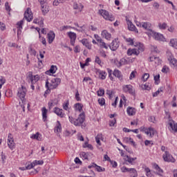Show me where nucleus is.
I'll use <instances>...</instances> for the list:
<instances>
[{
    "label": "nucleus",
    "mask_w": 177,
    "mask_h": 177,
    "mask_svg": "<svg viewBox=\"0 0 177 177\" xmlns=\"http://www.w3.org/2000/svg\"><path fill=\"white\" fill-rule=\"evenodd\" d=\"M7 145L10 150H15L16 147V143H15V139L13 138V136L10 133H8V136Z\"/></svg>",
    "instance_id": "nucleus-7"
},
{
    "label": "nucleus",
    "mask_w": 177,
    "mask_h": 177,
    "mask_svg": "<svg viewBox=\"0 0 177 177\" xmlns=\"http://www.w3.org/2000/svg\"><path fill=\"white\" fill-rule=\"evenodd\" d=\"M80 42H82V45H84V46H86L87 49H92V46L89 44L87 39H82Z\"/></svg>",
    "instance_id": "nucleus-27"
},
{
    "label": "nucleus",
    "mask_w": 177,
    "mask_h": 177,
    "mask_svg": "<svg viewBox=\"0 0 177 177\" xmlns=\"http://www.w3.org/2000/svg\"><path fill=\"white\" fill-rule=\"evenodd\" d=\"M1 160L3 161V164H5V161L6 160V156H5V153H3V152H1Z\"/></svg>",
    "instance_id": "nucleus-61"
},
{
    "label": "nucleus",
    "mask_w": 177,
    "mask_h": 177,
    "mask_svg": "<svg viewBox=\"0 0 177 177\" xmlns=\"http://www.w3.org/2000/svg\"><path fill=\"white\" fill-rule=\"evenodd\" d=\"M88 168H95L97 172H104L106 169L102 168L100 166H97V165L93 163L91 166H88Z\"/></svg>",
    "instance_id": "nucleus-21"
},
{
    "label": "nucleus",
    "mask_w": 177,
    "mask_h": 177,
    "mask_svg": "<svg viewBox=\"0 0 177 177\" xmlns=\"http://www.w3.org/2000/svg\"><path fill=\"white\" fill-rule=\"evenodd\" d=\"M113 74L115 77L118 78V80H122V74L121 73V71H120L118 69H115L114 71L113 72Z\"/></svg>",
    "instance_id": "nucleus-28"
},
{
    "label": "nucleus",
    "mask_w": 177,
    "mask_h": 177,
    "mask_svg": "<svg viewBox=\"0 0 177 177\" xmlns=\"http://www.w3.org/2000/svg\"><path fill=\"white\" fill-rule=\"evenodd\" d=\"M73 9L75 10H77L78 12H82V9H84V5L81 3H73Z\"/></svg>",
    "instance_id": "nucleus-18"
},
{
    "label": "nucleus",
    "mask_w": 177,
    "mask_h": 177,
    "mask_svg": "<svg viewBox=\"0 0 177 177\" xmlns=\"http://www.w3.org/2000/svg\"><path fill=\"white\" fill-rule=\"evenodd\" d=\"M99 44H100V46H101L102 48H104V49H107L108 48L107 44H106L104 41H103V40L101 41Z\"/></svg>",
    "instance_id": "nucleus-58"
},
{
    "label": "nucleus",
    "mask_w": 177,
    "mask_h": 177,
    "mask_svg": "<svg viewBox=\"0 0 177 177\" xmlns=\"http://www.w3.org/2000/svg\"><path fill=\"white\" fill-rule=\"evenodd\" d=\"M95 62L100 66H102L103 64V62H102V60H100V58L97 56L95 57Z\"/></svg>",
    "instance_id": "nucleus-53"
},
{
    "label": "nucleus",
    "mask_w": 177,
    "mask_h": 177,
    "mask_svg": "<svg viewBox=\"0 0 177 177\" xmlns=\"http://www.w3.org/2000/svg\"><path fill=\"white\" fill-rule=\"evenodd\" d=\"M149 62H153L155 67H156V66H160V64H161V59H160V57L156 56H151L149 57Z\"/></svg>",
    "instance_id": "nucleus-15"
},
{
    "label": "nucleus",
    "mask_w": 177,
    "mask_h": 177,
    "mask_svg": "<svg viewBox=\"0 0 177 177\" xmlns=\"http://www.w3.org/2000/svg\"><path fill=\"white\" fill-rule=\"evenodd\" d=\"M59 103V100L57 98H55L54 100H51L50 102L48 103L50 107H52L53 106H56Z\"/></svg>",
    "instance_id": "nucleus-44"
},
{
    "label": "nucleus",
    "mask_w": 177,
    "mask_h": 177,
    "mask_svg": "<svg viewBox=\"0 0 177 177\" xmlns=\"http://www.w3.org/2000/svg\"><path fill=\"white\" fill-rule=\"evenodd\" d=\"M145 50V46L143 44L138 43L137 46H136L135 48H129L127 50L128 56H132V55H135L136 56H138L140 52H143Z\"/></svg>",
    "instance_id": "nucleus-1"
},
{
    "label": "nucleus",
    "mask_w": 177,
    "mask_h": 177,
    "mask_svg": "<svg viewBox=\"0 0 177 177\" xmlns=\"http://www.w3.org/2000/svg\"><path fill=\"white\" fill-rule=\"evenodd\" d=\"M142 28H144V30H146L147 31H149L147 32H151V31H153V29H151V23L150 22H142Z\"/></svg>",
    "instance_id": "nucleus-17"
},
{
    "label": "nucleus",
    "mask_w": 177,
    "mask_h": 177,
    "mask_svg": "<svg viewBox=\"0 0 177 177\" xmlns=\"http://www.w3.org/2000/svg\"><path fill=\"white\" fill-rule=\"evenodd\" d=\"M32 169L35 167V165H42L44 164V160H34L32 162H29Z\"/></svg>",
    "instance_id": "nucleus-31"
},
{
    "label": "nucleus",
    "mask_w": 177,
    "mask_h": 177,
    "mask_svg": "<svg viewBox=\"0 0 177 177\" xmlns=\"http://www.w3.org/2000/svg\"><path fill=\"white\" fill-rule=\"evenodd\" d=\"M146 34L149 35V37H153V38L156 41H165V38H164V35L158 32H156L154 30L151 31V32H146Z\"/></svg>",
    "instance_id": "nucleus-6"
},
{
    "label": "nucleus",
    "mask_w": 177,
    "mask_h": 177,
    "mask_svg": "<svg viewBox=\"0 0 177 177\" xmlns=\"http://www.w3.org/2000/svg\"><path fill=\"white\" fill-rule=\"evenodd\" d=\"M128 115H135L136 114V109L132 106H128L127 109Z\"/></svg>",
    "instance_id": "nucleus-23"
},
{
    "label": "nucleus",
    "mask_w": 177,
    "mask_h": 177,
    "mask_svg": "<svg viewBox=\"0 0 177 177\" xmlns=\"http://www.w3.org/2000/svg\"><path fill=\"white\" fill-rule=\"evenodd\" d=\"M98 13L99 15H101L105 20H109V21H114V20L115 19V18H114V16H113V15H110L106 10H99Z\"/></svg>",
    "instance_id": "nucleus-4"
},
{
    "label": "nucleus",
    "mask_w": 177,
    "mask_h": 177,
    "mask_svg": "<svg viewBox=\"0 0 177 177\" xmlns=\"http://www.w3.org/2000/svg\"><path fill=\"white\" fill-rule=\"evenodd\" d=\"M41 12L44 15H46V13L49 12V6H48L46 3L41 6Z\"/></svg>",
    "instance_id": "nucleus-33"
},
{
    "label": "nucleus",
    "mask_w": 177,
    "mask_h": 177,
    "mask_svg": "<svg viewBox=\"0 0 177 177\" xmlns=\"http://www.w3.org/2000/svg\"><path fill=\"white\" fill-rule=\"evenodd\" d=\"M129 169H130V168H128L127 167H122L121 168L122 172H129Z\"/></svg>",
    "instance_id": "nucleus-64"
},
{
    "label": "nucleus",
    "mask_w": 177,
    "mask_h": 177,
    "mask_svg": "<svg viewBox=\"0 0 177 177\" xmlns=\"http://www.w3.org/2000/svg\"><path fill=\"white\" fill-rule=\"evenodd\" d=\"M133 59H125V58H122L120 59V63L122 66H125L126 64H129L130 63H133Z\"/></svg>",
    "instance_id": "nucleus-26"
},
{
    "label": "nucleus",
    "mask_w": 177,
    "mask_h": 177,
    "mask_svg": "<svg viewBox=\"0 0 177 177\" xmlns=\"http://www.w3.org/2000/svg\"><path fill=\"white\" fill-rule=\"evenodd\" d=\"M21 171H27L28 169H32L31 165H30V162L27 163V165L26 167H21L19 168Z\"/></svg>",
    "instance_id": "nucleus-43"
},
{
    "label": "nucleus",
    "mask_w": 177,
    "mask_h": 177,
    "mask_svg": "<svg viewBox=\"0 0 177 177\" xmlns=\"http://www.w3.org/2000/svg\"><path fill=\"white\" fill-rule=\"evenodd\" d=\"M102 138V134H97V136L95 137V141L96 143H97V145H99V146H101V143H100V138Z\"/></svg>",
    "instance_id": "nucleus-46"
},
{
    "label": "nucleus",
    "mask_w": 177,
    "mask_h": 177,
    "mask_svg": "<svg viewBox=\"0 0 177 177\" xmlns=\"http://www.w3.org/2000/svg\"><path fill=\"white\" fill-rule=\"evenodd\" d=\"M97 74H98L100 80H106V77H107V73L104 71L97 70Z\"/></svg>",
    "instance_id": "nucleus-22"
},
{
    "label": "nucleus",
    "mask_w": 177,
    "mask_h": 177,
    "mask_svg": "<svg viewBox=\"0 0 177 177\" xmlns=\"http://www.w3.org/2000/svg\"><path fill=\"white\" fill-rule=\"evenodd\" d=\"M27 81L28 82H30L31 84H37L38 81H39V75H32V72H28V76H27Z\"/></svg>",
    "instance_id": "nucleus-5"
},
{
    "label": "nucleus",
    "mask_w": 177,
    "mask_h": 177,
    "mask_svg": "<svg viewBox=\"0 0 177 177\" xmlns=\"http://www.w3.org/2000/svg\"><path fill=\"white\" fill-rule=\"evenodd\" d=\"M5 8H6V10H7V12H10V6H9L8 2H6Z\"/></svg>",
    "instance_id": "nucleus-63"
},
{
    "label": "nucleus",
    "mask_w": 177,
    "mask_h": 177,
    "mask_svg": "<svg viewBox=\"0 0 177 177\" xmlns=\"http://www.w3.org/2000/svg\"><path fill=\"white\" fill-rule=\"evenodd\" d=\"M168 71H169V68L167 67V66H163V68H162V73H168Z\"/></svg>",
    "instance_id": "nucleus-60"
},
{
    "label": "nucleus",
    "mask_w": 177,
    "mask_h": 177,
    "mask_svg": "<svg viewBox=\"0 0 177 177\" xmlns=\"http://www.w3.org/2000/svg\"><path fill=\"white\" fill-rule=\"evenodd\" d=\"M98 103L100 106H104L106 104V100L104 98H99Z\"/></svg>",
    "instance_id": "nucleus-47"
},
{
    "label": "nucleus",
    "mask_w": 177,
    "mask_h": 177,
    "mask_svg": "<svg viewBox=\"0 0 177 177\" xmlns=\"http://www.w3.org/2000/svg\"><path fill=\"white\" fill-rule=\"evenodd\" d=\"M54 113L57 114L58 117H60V118H64V115H66V113H64L63 109L59 107L54 108Z\"/></svg>",
    "instance_id": "nucleus-14"
},
{
    "label": "nucleus",
    "mask_w": 177,
    "mask_h": 177,
    "mask_svg": "<svg viewBox=\"0 0 177 177\" xmlns=\"http://www.w3.org/2000/svg\"><path fill=\"white\" fill-rule=\"evenodd\" d=\"M119 46H120V41H118V39H115L114 40H113L111 44L109 45L110 49L112 50L113 51L117 50Z\"/></svg>",
    "instance_id": "nucleus-13"
},
{
    "label": "nucleus",
    "mask_w": 177,
    "mask_h": 177,
    "mask_svg": "<svg viewBox=\"0 0 177 177\" xmlns=\"http://www.w3.org/2000/svg\"><path fill=\"white\" fill-rule=\"evenodd\" d=\"M39 38H40V42H41L43 45L46 46V39H45V37H41V35H39Z\"/></svg>",
    "instance_id": "nucleus-57"
},
{
    "label": "nucleus",
    "mask_w": 177,
    "mask_h": 177,
    "mask_svg": "<svg viewBox=\"0 0 177 177\" xmlns=\"http://www.w3.org/2000/svg\"><path fill=\"white\" fill-rule=\"evenodd\" d=\"M80 156H82L84 160H88L89 157H91V153L88 152H81Z\"/></svg>",
    "instance_id": "nucleus-37"
},
{
    "label": "nucleus",
    "mask_w": 177,
    "mask_h": 177,
    "mask_svg": "<svg viewBox=\"0 0 177 177\" xmlns=\"http://www.w3.org/2000/svg\"><path fill=\"white\" fill-rule=\"evenodd\" d=\"M32 12L31 11V8H27L24 13V19L27 20V21H31L33 19Z\"/></svg>",
    "instance_id": "nucleus-11"
},
{
    "label": "nucleus",
    "mask_w": 177,
    "mask_h": 177,
    "mask_svg": "<svg viewBox=\"0 0 177 177\" xmlns=\"http://www.w3.org/2000/svg\"><path fill=\"white\" fill-rule=\"evenodd\" d=\"M67 35L71 39V45L74 46V45H75V39H77V34L74 32H68Z\"/></svg>",
    "instance_id": "nucleus-12"
},
{
    "label": "nucleus",
    "mask_w": 177,
    "mask_h": 177,
    "mask_svg": "<svg viewBox=\"0 0 177 177\" xmlns=\"http://www.w3.org/2000/svg\"><path fill=\"white\" fill-rule=\"evenodd\" d=\"M136 77V71H133L131 72L129 76V80H133Z\"/></svg>",
    "instance_id": "nucleus-56"
},
{
    "label": "nucleus",
    "mask_w": 177,
    "mask_h": 177,
    "mask_svg": "<svg viewBox=\"0 0 177 177\" xmlns=\"http://www.w3.org/2000/svg\"><path fill=\"white\" fill-rule=\"evenodd\" d=\"M123 91L126 93H130V95H133V96L135 95V89H133V86H132L131 84L123 86Z\"/></svg>",
    "instance_id": "nucleus-10"
},
{
    "label": "nucleus",
    "mask_w": 177,
    "mask_h": 177,
    "mask_svg": "<svg viewBox=\"0 0 177 177\" xmlns=\"http://www.w3.org/2000/svg\"><path fill=\"white\" fill-rule=\"evenodd\" d=\"M5 82H6V80L3 77H1L0 79V89L2 88V85H3V84H5Z\"/></svg>",
    "instance_id": "nucleus-59"
},
{
    "label": "nucleus",
    "mask_w": 177,
    "mask_h": 177,
    "mask_svg": "<svg viewBox=\"0 0 177 177\" xmlns=\"http://www.w3.org/2000/svg\"><path fill=\"white\" fill-rule=\"evenodd\" d=\"M114 64H115V66L117 67H121V66H122L121 59L120 61H118V59H115L114 60Z\"/></svg>",
    "instance_id": "nucleus-55"
},
{
    "label": "nucleus",
    "mask_w": 177,
    "mask_h": 177,
    "mask_svg": "<svg viewBox=\"0 0 177 177\" xmlns=\"http://www.w3.org/2000/svg\"><path fill=\"white\" fill-rule=\"evenodd\" d=\"M126 158H124V160L126 161H127L128 162H129V164H131L132 165H133V161H135L136 160H137V158H131L128 156H125Z\"/></svg>",
    "instance_id": "nucleus-36"
},
{
    "label": "nucleus",
    "mask_w": 177,
    "mask_h": 177,
    "mask_svg": "<svg viewBox=\"0 0 177 177\" xmlns=\"http://www.w3.org/2000/svg\"><path fill=\"white\" fill-rule=\"evenodd\" d=\"M101 35L103 37V38H105V39H107L108 41L111 39V34L109 33L106 30H102Z\"/></svg>",
    "instance_id": "nucleus-20"
},
{
    "label": "nucleus",
    "mask_w": 177,
    "mask_h": 177,
    "mask_svg": "<svg viewBox=\"0 0 177 177\" xmlns=\"http://www.w3.org/2000/svg\"><path fill=\"white\" fill-rule=\"evenodd\" d=\"M162 158L164 161H166L167 162H175V158L169 154V152L165 151V154L162 156Z\"/></svg>",
    "instance_id": "nucleus-9"
},
{
    "label": "nucleus",
    "mask_w": 177,
    "mask_h": 177,
    "mask_svg": "<svg viewBox=\"0 0 177 177\" xmlns=\"http://www.w3.org/2000/svg\"><path fill=\"white\" fill-rule=\"evenodd\" d=\"M127 23L128 26V28L129 31H134V32H139L138 30V28H136V26L132 24V21H131L129 19H127Z\"/></svg>",
    "instance_id": "nucleus-16"
},
{
    "label": "nucleus",
    "mask_w": 177,
    "mask_h": 177,
    "mask_svg": "<svg viewBox=\"0 0 177 177\" xmlns=\"http://www.w3.org/2000/svg\"><path fill=\"white\" fill-rule=\"evenodd\" d=\"M82 104H80V103H77L75 104V110H77L78 111H80L81 113V111H82Z\"/></svg>",
    "instance_id": "nucleus-45"
},
{
    "label": "nucleus",
    "mask_w": 177,
    "mask_h": 177,
    "mask_svg": "<svg viewBox=\"0 0 177 177\" xmlns=\"http://www.w3.org/2000/svg\"><path fill=\"white\" fill-rule=\"evenodd\" d=\"M150 77V75L149 73H145L142 76V80L144 82H146L147 80H149V77Z\"/></svg>",
    "instance_id": "nucleus-52"
},
{
    "label": "nucleus",
    "mask_w": 177,
    "mask_h": 177,
    "mask_svg": "<svg viewBox=\"0 0 177 177\" xmlns=\"http://www.w3.org/2000/svg\"><path fill=\"white\" fill-rule=\"evenodd\" d=\"M167 27H168V25L165 22L158 24V28L160 30H167Z\"/></svg>",
    "instance_id": "nucleus-40"
},
{
    "label": "nucleus",
    "mask_w": 177,
    "mask_h": 177,
    "mask_svg": "<svg viewBox=\"0 0 177 177\" xmlns=\"http://www.w3.org/2000/svg\"><path fill=\"white\" fill-rule=\"evenodd\" d=\"M97 96H103L104 95V89L103 88H100L97 91Z\"/></svg>",
    "instance_id": "nucleus-51"
},
{
    "label": "nucleus",
    "mask_w": 177,
    "mask_h": 177,
    "mask_svg": "<svg viewBox=\"0 0 177 177\" xmlns=\"http://www.w3.org/2000/svg\"><path fill=\"white\" fill-rule=\"evenodd\" d=\"M84 149L88 147V149H91V150H92V149H93V147L92 146V145L88 144V142H85L84 145H83Z\"/></svg>",
    "instance_id": "nucleus-54"
},
{
    "label": "nucleus",
    "mask_w": 177,
    "mask_h": 177,
    "mask_svg": "<svg viewBox=\"0 0 177 177\" xmlns=\"http://www.w3.org/2000/svg\"><path fill=\"white\" fill-rule=\"evenodd\" d=\"M146 135H149L151 138H153L154 136V134L156 133V130H154L153 128H149L148 129L145 130Z\"/></svg>",
    "instance_id": "nucleus-25"
},
{
    "label": "nucleus",
    "mask_w": 177,
    "mask_h": 177,
    "mask_svg": "<svg viewBox=\"0 0 177 177\" xmlns=\"http://www.w3.org/2000/svg\"><path fill=\"white\" fill-rule=\"evenodd\" d=\"M69 103H68V101H67L66 102L64 103L63 105H62V107L64 109V110H66V111H68L69 110V108H68V106H69Z\"/></svg>",
    "instance_id": "nucleus-48"
},
{
    "label": "nucleus",
    "mask_w": 177,
    "mask_h": 177,
    "mask_svg": "<svg viewBox=\"0 0 177 177\" xmlns=\"http://www.w3.org/2000/svg\"><path fill=\"white\" fill-rule=\"evenodd\" d=\"M27 93V88L24 86L19 87L18 88L17 96L21 99L22 102H24V97H26V95Z\"/></svg>",
    "instance_id": "nucleus-8"
},
{
    "label": "nucleus",
    "mask_w": 177,
    "mask_h": 177,
    "mask_svg": "<svg viewBox=\"0 0 177 177\" xmlns=\"http://www.w3.org/2000/svg\"><path fill=\"white\" fill-rule=\"evenodd\" d=\"M61 81L62 80H60V78H53L51 80L50 83L47 81L46 82V88H47V89L48 90L56 89V88H57V86L60 85Z\"/></svg>",
    "instance_id": "nucleus-3"
},
{
    "label": "nucleus",
    "mask_w": 177,
    "mask_h": 177,
    "mask_svg": "<svg viewBox=\"0 0 177 177\" xmlns=\"http://www.w3.org/2000/svg\"><path fill=\"white\" fill-rule=\"evenodd\" d=\"M30 138L31 139H36V140H42V135H41V133L39 132L32 135Z\"/></svg>",
    "instance_id": "nucleus-34"
},
{
    "label": "nucleus",
    "mask_w": 177,
    "mask_h": 177,
    "mask_svg": "<svg viewBox=\"0 0 177 177\" xmlns=\"http://www.w3.org/2000/svg\"><path fill=\"white\" fill-rule=\"evenodd\" d=\"M126 41L128 42L129 45H133V39L132 38L126 39Z\"/></svg>",
    "instance_id": "nucleus-62"
},
{
    "label": "nucleus",
    "mask_w": 177,
    "mask_h": 177,
    "mask_svg": "<svg viewBox=\"0 0 177 177\" xmlns=\"http://www.w3.org/2000/svg\"><path fill=\"white\" fill-rule=\"evenodd\" d=\"M144 169L147 177H154V174H151V170H150V168L145 167Z\"/></svg>",
    "instance_id": "nucleus-35"
},
{
    "label": "nucleus",
    "mask_w": 177,
    "mask_h": 177,
    "mask_svg": "<svg viewBox=\"0 0 177 177\" xmlns=\"http://www.w3.org/2000/svg\"><path fill=\"white\" fill-rule=\"evenodd\" d=\"M56 70H57V68L52 65L50 70L46 72V74H49V73H50V74H55V73H56Z\"/></svg>",
    "instance_id": "nucleus-38"
},
{
    "label": "nucleus",
    "mask_w": 177,
    "mask_h": 177,
    "mask_svg": "<svg viewBox=\"0 0 177 177\" xmlns=\"http://www.w3.org/2000/svg\"><path fill=\"white\" fill-rule=\"evenodd\" d=\"M55 132L59 133L62 132V124H60V122L57 121V124L55 127Z\"/></svg>",
    "instance_id": "nucleus-42"
},
{
    "label": "nucleus",
    "mask_w": 177,
    "mask_h": 177,
    "mask_svg": "<svg viewBox=\"0 0 177 177\" xmlns=\"http://www.w3.org/2000/svg\"><path fill=\"white\" fill-rule=\"evenodd\" d=\"M33 23H35V24H40V26L41 27H44V19H42V18H41V19H35L33 20Z\"/></svg>",
    "instance_id": "nucleus-39"
},
{
    "label": "nucleus",
    "mask_w": 177,
    "mask_h": 177,
    "mask_svg": "<svg viewBox=\"0 0 177 177\" xmlns=\"http://www.w3.org/2000/svg\"><path fill=\"white\" fill-rule=\"evenodd\" d=\"M43 121H46V118H48V109L46 107H43L41 109Z\"/></svg>",
    "instance_id": "nucleus-30"
},
{
    "label": "nucleus",
    "mask_w": 177,
    "mask_h": 177,
    "mask_svg": "<svg viewBox=\"0 0 177 177\" xmlns=\"http://www.w3.org/2000/svg\"><path fill=\"white\" fill-rule=\"evenodd\" d=\"M129 174L131 177H138V171H136V169L135 168H130Z\"/></svg>",
    "instance_id": "nucleus-29"
},
{
    "label": "nucleus",
    "mask_w": 177,
    "mask_h": 177,
    "mask_svg": "<svg viewBox=\"0 0 177 177\" xmlns=\"http://www.w3.org/2000/svg\"><path fill=\"white\" fill-rule=\"evenodd\" d=\"M55 32L53 31H50L47 35V38L48 41V44H52L53 41H55Z\"/></svg>",
    "instance_id": "nucleus-19"
},
{
    "label": "nucleus",
    "mask_w": 177,
    "mask_h": 177,
    "mask_svg": "<svg viewBox=\"0 0 177 177\" xmlns=\"http://www.w3.org/2000/svg\"><path fill=\"white\" fill-rule=\"evenodd\" d=\"M68 118L71 124H73L75 127H81L84 124V121H85V113L82 112L77 119H74L71 116H69Z\"/></svg>",
    "instance_id": "nucleus-2"
},
{
    "label": "nucleus",
    "mask_w": 177,
    "mask_h": 177,
    "mask_svg": "<svg viewBox=\"0 0 177 177\" xmlns=\"http://www.w3.org/2000/svg\"><path fill=\"white\" fill-rule=\"evenodd\" d=\"M164 91V88L162 87H160L156 92L153 93V96L156 97V96H158L160 95V92H162Z\"/></svg>",
    "instance_id": "nucleus-49"
},
{
    "label": "nucleus",
    "mask_w": 177,
    "mask_h": 177,
    "mask_svg": "<svg viewBox=\"0 0 177 177\" xmlns=\"http://www.w3.org/2000/svg\"><path fill=\"white\" fill-rule=\"evenodd\" d=\"M170 46L172 48H177V39H171L169 42Z\"/></svg>",
    "instance_id": "nucleus-41"
},
{
    "label": "nucleus",
    "mask_w": 177,
    "mask_h": 177,
    "mask_svg": "<svg viewBox=\"0 0 177 177\" xmlns=\"http://www.w3.org/2000/svg\"><path fill=\"white\" fill-rule=\"evenodd\" d=\"M29 53L31 55V56H36L37 51H35L32 48H29Z\"/></svg>",
    "instance_id": "nucleus-50"
},
{
    "label": "nucleus",
    "mask_w": 177,
    "mask_h": 177,
    "mask_svg": "<svg viewBox=\"0 0 177 177\" xmlns=\"http://www.w3.org/2000/svg\"><path fill=\"white\" fill-rule=\"evenodd\" d=\"M154 169L156 171L157 175H159V176H162V174L164 173V171L161 168L159 167L158 165L155 164L153 165Z\"/></svg>",
    "instance_id": "nucleus-24"
},
{
    "label": "nucleus",
    "mask_w": 177,
    "mask_h": 177,
    "mask_svg": "<svg viewBox=\"0 0 177 177\" xmlns=\"http://www.w3.org/2000/svg\"><path fill=\"white\" fill-rule=\"evenodd\" d=\"M23 24H24V19L21 20L20 21L17 23V28L19 32H21V30L23 29Z\"/></svg>",
    "instance_id": "nucleus-32"
}]
</instances>
